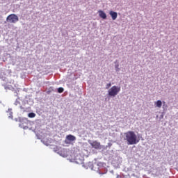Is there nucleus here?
I'll list each match as a JSON object with an SVG mask.
<instances>
[{"label":"nucleus","mask_w":178,"mask_h":178,"mask_svg":"<svg viewBox=\"0 0 178 178\" xmlns=\"http://www.w3.org/2000/svg\"><path fill=\"white\" fill-rule=\"evenodd\" d=\"M89 144L92 147V148H95V149H101V143L95 140V141H88Z\"/></svg>","instance_id":"4"},{"label":"nucleus","mask_w":178,"mask_h":178,"mask_svg":"<svg viewBox=\"0 0 178 178\" xmlns=\"http://www.w3.org/2000/svg\"><path fill=\"white\" fill-rule=\"evenodd\" d=\"M120 92V86H113L108 90V95L110 97H116Z\"/></svg>","instance_id":"2"},{"label":"nucleus","mask_w":178,"mask_h":178,"mask_svg":"<svg viewBox=\"0 0 178 178\" xmlns=\"http://www.w3.org/2000/svg\"><path fill=\"white\" fill-rule=\"evenodd\" d=\"M72 141H76V136L70 134L67 135L66 136V140H65L66 144H70Z\"/></svg>","instance_id":"5"},{"label":"nucleus","mask_w":178,"mask_h":178,"mask_svg":"<svg viewBox=\"0 0 178 178\" xmlns=\"http://www.w3.org/2000/svg\"><path fill=\"white\" fill-rule=\"evenodd\" d=\"M63 91H65V89H63V88H58V92H59V94H62V92H63Z\"/></svg>","instance_id":"10"},{"label":"nucleus","mask_w":178,"mask_h":178,"mask_svg":"<svg viewBox=\"0 0 178 178\" xmlns=\"http://www.w3.org/2000/svg\"><path fill=\"white\" fill-rule=\"evenodd\" d=\"M109 15L111 16L113 20H116V19H118V13L111 10Z\"/></svg>","instance_id":"6"},{"label":"nucleus","mask_w":178,"mask_h":178,"mask_svg":"<svg viewBox=\"0 0 178 178\" xmlns=\"http://www.w3.org/2000/svg\"><path fill=\"white\" fill-rule=\"evenodd\" d=\"M19 17H17L16 14H10L6 18V22H8V23H17Z\"/></svg>","instance_id":"3"},{"label":"nucleus","mask_w":178,"mask_h":178,"mask_svg":"<svg viewBox=\"0 0 178 178\" xmlns=\"http://www.w3.org/2000/svg\"><path fill=\"white\" fill-rule=\"evenodd\" d=\"M111 86H112V83H107L106 86V90H108V88H110V87H111Z\"/></svg>","instance_id":"11"},{"label":"nucleus","mask_w":178,"mask_h":178,"mask_svg":"<svg viewBox=\"0 0 178 178\" xmlns=\"http://www.w3.org/2000/svg\"><path fill=\"white\" fill-rule=\"evenodd\" d=\"M155 106L156 108H161L162 107V101L158 100L156 102L154 103Z\"/></svg>","instance_id":"8"},{"label":"nucleus","mask_w":178,"mask_h":178,"mask_svg":"<svg viewBox=\"0 0 178 178\" xmlns=\"http://www.w3.org/2000/svg\"><path fill=\"white\" fill-rule=\"evenodd\" d=\"M125 137L124 140L127 141L128 145H133L134 144H137L138 141L137 140V135L133 131H129L124 134Z\"/></svg>","instance_id":"1"},{"label":"nucleus","mask_w":178,"mask_h":178,"mask_svg":"<svg viewBox=\"0 0 178 178\" xmlns=\"http://www.w3.org/2000/svg\"><path fill=\"white\" fill-rule=\"evenodd\" d=\"M28 116H29V118H35V113H29Z\"/></svg>","instance_id":"9"},{"label":"nucleus","mask_w":178,"mask_h":178,"mask_svg":"<svg viewBox=\"0 0 178 178\" xmlns=\"http://www.w3.org/2000/svg\"><path fill=\"white\" fill-rule=\"evenodd\" d=\"M98 13H99V17L104 19H106V13H105V12L102 11V10H99L98 11Z\"/></svg>","instance_id":"7"}]
</instances>
